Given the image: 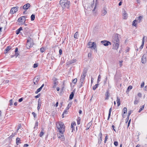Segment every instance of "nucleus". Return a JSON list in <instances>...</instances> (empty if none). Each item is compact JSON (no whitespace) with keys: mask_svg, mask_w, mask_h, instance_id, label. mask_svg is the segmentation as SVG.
<instances>
[{"mask_svg":"<svg viewBox=\"0 0 147 147\" xmlns=\"http://www.w3.org/2000/svg\"><path fill=\"white\" fill-rule=\"evenodd\" d=\"M56 125L58 130L59 132L57 136L59 138H61L62 141L64 140L63 133L65 131V126L64 123L62 122H59L56 123Z\"/></svg>","mask_w":147,"mask_h":147,"instance_id":"nucleus-1","label":"nucleus"},{"mask_svg":"<svg viewBox=\"0 0 147 147\" xmlns=\"http://www.w3.org/2000/svg\"><path fill=\"white\" fill-rule=\"evenodd\" d=\"M118 35V34H115L113 37L112 40V42L113 43V48L116 50L118 49L119 46Z\"/></svg>","mask_w":147,"mask_h":147,"instance_id":"nucleus-2","label":"nucleus"},{"mask_svg":"<svg viewBox=\"0 0 147 147\" xmlns=\"http://www.w3.org/2000/svg\"><path fill=\"white\" fill-rule=\"evenodd\" d=\"M59 3L63 8L68 9L69 7L70 1L68 0H61Z\"/></svg>","mask_w":147,"mask_h":147,"instance_id":"nucleus-3","label":"nucleus"},{"mask_svg":"<svg viewBox=\"0 0 147 147\" xmlns=\"http://www.w3.org/2000/svg\"><path fill=\"white\" fill-rule=\"evenodd\" d=\"M88 47L89 48H93V49L97 51L96 45L95 42H89L88 44Z\"/></svg>","mask_w":147,"mask_h":147,"instance_id":"nucleus-4","label":"nucleus"},{"mask_svg":"<svg viewBox=\"0 0 147 147\" xmlns=\"http://www.w3.org/2000/svg\"><path fill=\"white\" fill-rule=\"evenodd\" d=\"M27 17L26 16H23L20 18L18 21L21 24H24L26 21Z\"/></svg>","mask_w":147,"mask_h":147,"instance_id":"nucleus-5","label":"nucleus"},{"mask_svg":"<svg viewBox=\"0 0 147 147\" xmlns=\"http://www.w3.org/2000/svg\"><path fill=\"white\" fill-rule=\"evenodd\" d=\"M18 7H14L11 8L10 11V13L11 14H13L16 12L18 10Z\"/></svg>","mask_w":147,"mask_h":147,"instance_id":"nucleus-6","label":"nucleus"},{"mask_svg":"<svg viewBox=\"0 0 147 147\" xmlns=\"http://www.w3.org/2000/svg\"><path fill=\"white\" fill-rule=\"evenodd\" d=\"M52 80L53 81V83L54 84L53 87L54 88L56 87L57 86L58 84V82L57 81V79L55 77L53 78Z\"/></svg>","mask_w":147,"mask_h":147,"instance_id":"nucleus-7","label":"nucleus"},{"mask_svg":"<svg viewBox=\"0 0 147 147\" xmlns=\"http://www.w3.org/2000/svg\"><path fill=\"white\" fill-rule=\"evenodd\" d=\"M101 42L104 45V46H107L109 45H111V43L108 41L104 40L101 41Z\"/></svg>","mask_w":147,"mask_h":147,"instance_id":"nucleus-8","label":"nucleus"},{"mask_svg":"<svg viewBox=\"0 0 147 147\" xmlns=\"http://www.w3.org/2000/svg\"><path fill=\"white\" fill-rule=\"evenodd\" d=\"M32 41L31 39L29 38H28L27 40V43L26 44V47L28 49H29L30 47L31 46V44H30V45H29L31 43Z\"/></svg>","mask_w":147,"mask_h":147,"instance_id":"nucleus-9","label":"nucleus"},{"mask_svg":"<svg viewBox=\"0 0 147 147\" xmlns=\"http://www.w3.org/2000/svg\"><path fill=\"white\" fill-rule=\"evenodd\" d=\"M146 61V55H144L142 56L141 59V62L143 63H145Z\"/></svg>","mask_w":147,"mask_h":147,"instance_id":"nucleus-10","label":"nucleus"},{"mask_svg":"<svg viewBox=\"0 0 147 147\" xmlns=\"http://www.w3.org/2000/svg\"><path fill=\"white\" fill-rule=\"evenodd\" d=\"M30 4L29 3H27L23 6V8L24 10L28 9L30 6Z\"/></svg>","mask_w":147,"mask_h":147,"instance_id":"nucleus-11","label":"nucleus"},{"mask_svg":"<svg viewBox=\"0 0 147 147\" xmlns=\"http://www.w3.org/2000/svg\"><path fill=\"white\" fill-rule=\"evenodd\" d=\"M105 95V96H106L105 99L108 100V99H109V98L110 96V94L109 93V90H107V92H106Z\"/></svg>","mask_w":147,"mask_h":147,"instance_id":"nucleus-12","label":"nucleus"},{"mask_svg":"<svg viewBox=\"0 0 147 147\" xmlns=\"http://www.w3.org/2000/svg\"><path fill=\"white\" fill-rule=\"evenodd\" d=\"M123 19H126L128 17V15L125 11H124L123 13Z\"/></svg>","mask_w":147,"mask_h":147,"instance_id":"nucleus-13","label":"nucleus"},{"mask_svg":"<svg viewBox=\"0 0 147 147\" xmlns=\"http://www.w3.org/2000/svg\"><path fill=\"white\" fill-rule=\"evenodd\" d=\"M87 73V71L86 70H84L83 72V73L82 74V75H81V77L83 78H84L86 76V74Z\"/></svg>","mask_w":147,"mask_h":147,"instance_id":"nucleus-14","label":"nucleus"},{"mask_svg":"<svg viewBox=\"0 0 147 147\" xmlns=\"http://www.w3.org/2000/svg\"><path fill=\"white\" fill-rule=\"evenodd\" d=\"M107 13V10L105 9H103L101 11V15L102 16H104Z\"/></svg>","mask_w":147,"mask_h":147,"instance_id":"nucleus-15","label":"nucleus"},{"mask_svg":"<svg viewBox=\"0 0 147 147\" xmlns=\"http://www.w3.org/2000/svg\"><path fill=\"white\" fill-rule=\"evenodd\" d=\"M39 77L37 76L34 78V79H33V82H36L37 83V82L39 81Z\"/></svg>","mask_w":147,"mask_h":147,"instance_id":"nucleus-16","label":"nucleus"},{"mask_svg":"<svg viewBox=\"0 0 147 147\" xmlns=\"http://www.w3.org/2000/svg\"><path fill=\"white\" fill-rule=\"evenodd\" d=\"M77 60L76 59H73L72 60H71L68 62V65H70L72 63H75Z\"/></svg>","mask_w":147,"mask_h":147,"instance_id":"nucleus-17","label":"nucleus"},{"mask_svg":"<svg viewBox=\"0 0 147 147\" xmlns=\"http://www.w3.org/2000/svg\"><path fill=\"white\" fill-rule=\"evenodd\" d=\"M22 30V27H20L19 29L16 31V33L17 34H19L20 32V31Z\"/></svg>","mask_w":147,"mask_h":147,"instance_id":"nucleus-18","label":"nucleus"},{"mask_svg":"<svg viewBox=\"0 0 147 147\" xmlns=\"http://www.w3.org/2000/svg\"><path fill=\"white\" fill-rule=\"evenodd\" d=\"M92 124V123L91 122H89L87 125L86 128V130H87L88 129Z\"/></svg>","mask_w":147,"mask_h":147,"instance_id":"nucleus-19","label":"nucleus"},{"mask_svg":"<svg viewBox=\"0 0 147 147\" xmlns=\"http://www.w3.org/2000/svg\"><path fill=\"white\" fill-rule=\"evenodd\" d=\"M132 86H129L127 88L126 92L127 94H128L130 90L132 89Z\"/></svg>","mask_w":147,"mask_h":147,"instance_id":"nucleus-20","label":"nucleus"},{"mask_svg":"<svg viewBox=\"0 0 147 147\" xmlns=\"http://www.w3.org/2000/svg\"><path fill=\"white\" fill-rule=\"evenodd\" d=\"M117 106L119 107L120 105V99L119 98L118 96L117 97Z\"/></svg>","mask_w":147,"mask_h":147,"instance_id":"nucleus-21","label":"nucleus"},{"mask_svg":"<svg viewBox=\"0 0 147 147\" xmlns=\"http://www.w3.org/2000/svg\"><path fill=\"white\" fill-rule=\"evenodd\" d=\"M11 49V47L10 46H7L5 49V51H6V53H7Z\"/></svg>","mask_w":147,"mask_h":147,"instance_id":"nucleus-22","label":"nucleus"},{"mask_svg":"<svg viewBox=\"0 0 147 147\" xmlns=\"http://www.w3.org/2000/svg\"><path fill=\"white\" fill-rule=\"evenodd\" d=\"M111 111H112V108L111 107L110 109L109 110L108 116V119H107L108 120H109L110 118Z\"/></svg>","mask_w":147,"mask_h":147,"instance_id":"nucleus-23","label":"nucleus"},{"mask_svg":"<svg viewBox=\"0 0 147 147\" xmlns=\"http://www.w3.org/2000/svg\"><path fill=\"white\" fill-rule=\"evenodd\" d=\"M142 16H139L138 17L137 21V22H138L139 23H140V21L142 19Z\"/></svg>","mask_w":147,"mask_h":147,"instance_id":"nucleus-24","label":"nucleus"},{"mask_svg":"<svg viewBox=\"0 0 147 147\" xmlns=\"http://www.w3.org/2000/svg\"><path fill=\"white\" fill-rule=\"evenodd\" d=\"M74 93L73 92H72L70 96H69V99H72L73 97H74Z\"/></svg>","mask_w":147,"mask_h":147,"instance_id":"nucleus-25","label":"nucleus"},{"mask_svg":"<svg viewBox=\"0 0 147 147\" xmlns=\"http://www.w3.org/2000/svg\"><path fill=\"white\" fill-rule=\"evenodd\" d=\"M74 125H76V123L74 122V123H72L71 124V128H72V132L73 131V128H74Z\"/></svg>","mask_w":147,"mask_h":147,"instance_id":"nucleus-26","label":"nucleus"},{"mask_svg":"<svg viewBox=\"0 0 147 147\" xmlns=\"http://www.w3.org/2000/svg\"><path fill=\"white\" fill-rule=\"evenodd\" d=\"M78 33L77 32H76L74 34V38H78Z\"/></svg>","mask_w":147,"mask_h":147,"instance_id":"nucleus-27","label":"nucleus"},{"mask_svg":"<svg viewBox=\"0 0 147 147\" xmlns=\"http://www.w3.org/2000/svg\"><path fill=\"white\" fill-rule=\"evenodd\" d=\"M131 111H129L128 112V115L127 118H126V119L127 120V121L129 119V116L130 115H131Z\"/></svg>","mask_w":147,"mask_h":147,"instance_id":"nucleus-28","label":"nucleus"},{"mask_svg":"<svg viewBox=\"0 0 147 147\" xmlns=\"http://www.w3.org/2000/svg\"><path fill=\"white\" fill-rule=\"evenodd\" d=\"M98 85V84H96L93 87L92 89L93 90H95L97 88Z\"/></svg>","mask_w":147,"mask_h":147,"instance_id":"nucleus-29","label":"nucleus"},{"mask_svg":"<svg viewBox=\"0 0 147 147\" xmlns=\"http://www.w3.org/2000/svg\"><path fill=\"white\" fill-rule=\"evenodd\" d=\"M35 18V15L34 14H32L31 16V20L32 21H33L34 20Z\"/></svg>","mask_w":147,"mask_h":147,"instance_id":"nucleus-30","label":"nucleus"},{"mask_svg":"<svg viewBox=\"0 0 147 147\" xmlns=\"http://www.w3.org/2000/svg\"><path fill=\"white\" fill-rule=\"evenodd\" d=\"M136 22H138L136 20H134L133 22L132 25L135 26H136Z\"/></svg>","mask_w":147,"mask_h":147,"instance_id":"nucleus-31","label":"nucleus"},{"mask_svg":"<svg viewBox=\"0 0 147 147\" xmlns=\"http://www.w3.org/2000/svg\"><path fill=\"white\" fill-rule=\"evenodd\" d=\"M42 90V89L40 87L39 88L37 89V90L35 91V93L37 94L39 92Z\"/></svg>","mask_w":147,"mask_h":147,"instance_id":"nucleus-32","label":"nucleus"},{"mask_svg":"<svg viewBox=\"0 0 147 147\" xmlns=\"http://www.w3.org/2000/svg\"><path fill=\"white\" fill-rule=\"evenodd\" d=\"M41 103H40L39 102V101H38V107H37V109L38 111L40 109V106H41Z\"/></svg>","mask_w":147,"mask_h":147,"instance_id":"nucleus-33","label":"nucleus"},{"mask_svg":"<svg viewBox=\"0 0 147 147\" xmlns=\"http://www.w3.org/2000/svg\"><path fill=\"white\" fill-rule=\"evenodd\" d=\"M72 104V103H69L68 105H67V107H66V109L67 110H68V109H69V108L71 107V105Z\"/></svg>","mask_w":147,"mask_h":147,"instance_id":"nucleus-34","label":"nucleus"},{"mask_svg":"<svg viewBox=\"0 0 147 147\" xmlns=\"http://www.w3.org/2000/svg\"><path fill=\"white\" fill-rule=\"evenodd\" d=\"M67 109H66V110H65L63 112V114L62 115L63 116V118L64 117V114H67Z\"/></svg>","mask_w":147,"mask_h":147,"instance_id":"nucleus-35","label":"nucleus"},{"mask_svg":"<svg viewBox=\"0 0 147 147\" xmlns=\"http://www.w3.org/2000/svg\"><path fill=\"white\" fill-rule=\"evenodd\" d=\"M123 114H125L127 112V109L126 107H124L123 109Z\"/></svg>","mask_w":147,"mask_h":147,"instance_id":"nucleus-36","label":"nucleus"},{"mask_svg":"<svg viewBox=\"0 0 147 147\" xmlns=\"http://www.w3.org/2000/svg\"><path fill=\"white\" fill-rule=\"evenodd\" d=\"M144 105L142 106L141 107L140 109L138 112H140L141 111H142V110H143L144 109Z\"/></svg>","mask_w":147,"mask_h":147,"instance_id":"nucleus-37","label":"nucleus"},{"mask_svg":"<svg viewBox=\"0 0 147 147\" xmlns=\"http://www.w3.org/2000/svg\"><path fill=\"white\" fill-rule=\"evenodd\" d=\"M17 144L18 145V143H19V142L20 140V139L18 138H17L16 139Z\"/></svg>","mask_w":147,"mask_h":147,"instance_id":"nucleus-38","label":"nucleus"},{"mask_svg":"<svg viewBox=\"0 0 147 147\" xmlns=\"http://www.w3.org/2000/svg\"><path fill=\"white\" fill-rule=\"evenodd\" d=\"M77 79L76 78H75L73 80L72 82L73 83L75 84L77 82Z\"/></svg>","mask_w":147,"mask_h":147,"instance_id":"nucleus-39","label":"nucleus"},{"mask_svg":"<svg viewBox=\"0 0 147 147\" xmlns=\"http://www.w3.org/2000/svg\"><path fill=\"white\" fill-rule=\"evenodd\" d=\"M45 50V49L43 47H42L40 49V51L41 53H43Z\"/></svg>","mask_w":147,"mask_h":147,"instance_id":"nucleus-40","label":"nucleus"},{"mask_svg":"<svg viewBox=\"0 0 147 147\" xmlns=\"http://www.w3.org/2000/svg\"><path fill=\"white\" fill-rule=\"evenodd\" d=\"M44 134V132L43 131H41L40 132V137H41Z\"/></svg>","mask_w":147,"mask_h":147,"instance_id":"nucleus-41","label":"nucleus"},{"mask_svg":"<svg viewBox=\"0 0 147 147\" xmlns=\"http://www.w3.org/2000/svg\"><path fill=\"white\" fill-rule=\"evenodd\" d=\"M32 114L33 115L34 118H36V114L34 112H32Z\"/></svg>","mask_w":147,"mask_h":147,"instance_id":"nucleus-42","label":"nucleus"},{"mask_svg":"<svg viewBox=\"0 0 147 147\" xmlns=\"http://www.w3.org/2000/svg\"><path fill=\"white\" fill-rule=\"evenodd\" d=\"M84 80V78H82L81 77V78L80 80V82H81V83H83Z\"/></svg>","mask_w":147,"mask_h":147,"instance_id":"nucleus-43","label":"nucleus"},{"mask_svg":"<svg viewBox=\"0 0 147 147\" xmlns=\"http://www.w3.org/2000/svg\"><path fill=\"white\" fill-rule=\"evenodd\" d=\"M144 85V82H143L141 85V88H143Z\"/></svg>","mask_w":147,"mask_h":147,"instance_id":"nucleus-44","label":"nucleus"},{"mask_svg":"<svg viewBox=\"0 0 147 147\" xmlns=\"http://www.w3.org/2000/svg\"><path fill=\"white\" fill-rule=\"evenodd\" d=\"M138 100L136 99L134 101V104L135 105H136L138 104Z\"/></svg>","mask_w":147,"mask_h":147,"instance_id":"nucleus-45","label":"nucleus"},{"mask_svg":"<svg viewBox=\"0 0 147 147\" xmlns=\"http://www.w3.org/2000/svg\"><path fill=\"white\" fill-rule=\"evenodd\" d=\"M114 144L115 146H117L118 145V142L117 141H115L114 142Z\"/></svg>","mask_w":147,"mask_h":147,"instance_id":"nucleus-46","label":"nucleus"},{"mask_svg":"<svg viewBox=\"0 0 147 147\" xmlns=\"http://www.w3.org/2000/svg\"><path fill=\"white\" fill-rule=\"evenodd\" d=\"M100 138L102 139V134L101 132H100L99 134Z\"/></svg>","mask_w":147,"mask_h":147,"instance_id":"nucleus-47","label":"nucleus"},{"mask_svg":"<svg viewBox=\"0 0 147 147\" xmlns=\"http://www.w3.org/2000/svg\"><path fill=\"white\" fill-rule=\"evenodd\" d=\"M138 96H139V97H142V94L141 93H138Z\"/></svg>","mask_w":147,"mask_h":147,"instance_id":"nucleus-48","label":"nucleus"},{"mask_svg":"<svg viewBox=\"0 0 147 147\" xmlns=\"http://www.w3.org/2000/svg\"><path fill=\"white\" fill-rule=\"evenodd\" d=\"M40 94H39L35 96V97L36 98H39L40 96Z\"/></svg>","mask_w":147,"mask_h":147,"instance_id":"nucleus-49","label":"nucleus"},{"mask_svg":"<svg viewBox=\"0 0 147 147\" xmlns=\"http://www.w3.org/2000/svg\"><path fill=\"white\" fill-rule=\"evenodd\" d=\"M38 66V64L37 63H35L33 66V67L34 68H35L36 67H37Z\"/></svg>","mask_w":147,"mask_h":147,"instance_id":"nucleus-50","label":"nucleus"},{"mask_svg":"<svg viewBox=\"0 0 147 147\" xmlns=\"http://www.w3.org/2000/svg\"><path fill=\"white\" fill-rule=\"evenodd\" d=\"M23 100V98H20L19 100H18V101L19 102H22Z\"/></svg>","mask_w":147,"mask_h":147,"instance_id":"nucleus-51","label":"nucleus"},{"mask_svg":"<svg viewBox=\"0 0 147 147\" xmlns=\"http://www.w3.org/2000/svg\"><path fill=\"white\" fill-rule=\"evenodd\" d=\"M102 140V139H100V138L99 139H98V144H100L101 143Z\"/></svg>","mask_w":147,"mask_h":147,"instance_id":"nucleus-52","label":"nucleus"},{"mask_svg":"<svg viewBox=\"0 0 147 147\" xmlns=\"http://www.w3.org/2000/svg\"><path fill=\"white\" fill-rule=\"evenodd\" d=\"M38 121H36L35 123V127H34V128H35V127L36 126H38Z\"/></svg>","mask_w":147,"mask_h":147,"instance_id":"nucleus-53","label":"nucleus"},{"mask_svg":"<svg viewBox=\"0 0 147 147\" xmlns=\"http://www.w3.org/2000/svg\"><path fill=\"white\" fill-rule=\"evenodd\" d=\"M12 99H11L9 100V103H10V105H12Z\"/></svg>","mask_w":147,"mask_h":147,"instance_id":"nucleus-54","label":"nucleus"},{"mask_svg":"<svg viewBox=\"0 0 147 147\" xmlns=\"http://www.w3.org/2000/svg\"><path fill=\"white\" fill-rule=\"evenodd\" d=\"M92 54L91 53H89L88 55V57H91Z\"/></svg>","mask_w":147,"mask_h":147,"instance_id":"nucleus-55","label":"nucleus"},{"mask_svg":"<svg viewBox=\"0 0 147 147\" xmlns=\"http://www.w3.org/2000/svg\"><path fill=\"white\" fill-rule=\"evenodd\" d=\"M59 53L60 55H61L62 54V50L61 49L59 50Z\"/></svg>","mask_w":147,"mask_h":147,"instance_id":"nucleus-56","label":"nucleus"},{"mask_svg":"<svg viewBox=\"0 0 147 147\" xmlns=\"http://www.w3.org/2000/svg\"><path fill=\"white\" fill-rule=\"evenodd\" d=\"M21 127V125L20 124H19L18 125V128L17 129V131L19 130V129Z\"/></svg>","mask_w":147,"mask_h":147,"instance_id":"nucleus-57","label":"nucleus"},{"mask_svg":"<svg viewBox=\"0 0 147 147\" xmlns=\"http://www.w3.org/2000/svg\"><path fill=\"white\" fill-rule=\"evenodd\" d=\"M107 139H108L107 136H106L105 137V141H104L105 143H106V142L107 141Z\"/></svg>","mask_w":147,"mask_h":147,"instance_id":"nucleus-58","label":"nucleus"},{"mask_svg":"<svg viewBox=\"0 0 147 147\" xmlns=\"http://www.w3.org/2000/svg\"><path fill=\"white\" fill-rule=\"evenodd\" d=\"M131 119H130L129 121H128V125H127V127H128L129 125V124H130V122H131Z\"/></svg>","mask_w":147,"mask_h":147,"instance_id":"nucleus-59","label":"nucleus"},{"mask_svg":"<svg viewBox=\"0 0 147 147\" xmlns=\"http://www.w3.org/2000/svg\"><path fill=\"white\" fill-rule=\"evenodd\" d=\"M144 90L147 91V86H146L144 88Z\"/></svg>","mask_w":147,"mask_h":147,"instance_id":"nucleus-60","label":"nucleus"},{"mask_svg":"<svg viewBox=\"0 0 147 147\" xmlns=\"http://www.w3.org/2000/svg\"><path fill=\"white\" fill-rule=\"evenodd\" d=\"M29 146L28 144H24V147H26L28 146Z\"/></svg>","mask_w":147,"mask_h":147,"instance_id":"nucleus-61","label":"nucleus"},{"mask_svg":"<svg viewBox=\"0 0 147 147\" xmlns=\"http://www.w3.org/2000/svg\"><path fill=\"white\" fill-rule=\"evenodd\" d=\"M18 55L19 54L17 52L15 53V55L16 56V57H17Z\"/></svg>","mask_w":147,"mask_h":147,"instance_id":"nucleus-62","label":"nucleus"},{"mask_svg":"<svg viewBox=\"0 0 147 147\" xmlns=\"http://www.w3.org/2000/svg\"><path fill=\"white\" fill-rule=\"evenodd\" d=\"M80 120H78L77 121V123L78 125H79L80 124Z\"/></svg>","mask_w":147,"mask_h":147,"instance_id":"nucleus-63","label":"nucleus"},{"mask_svg":"<svg viewBox=\"0 0 147 147\" xmlns=\"http://www.w3.org/2000/svg\"><path fill=\"white\" fill-rule=\"evenodd\" d=\"M144 45H141V46L140 47V49H142V48H143V47H144Z\"/></svg>","mask_w":147,"mask_h":147,"instance_id":"nucleus-64","label":"nucleus"}]
</instances>
